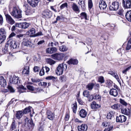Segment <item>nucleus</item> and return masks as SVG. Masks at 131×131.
Wrapping results in <instances>:
<instances>
[{"instance_id": "36", "label": "nucleus", "mask_w": 131, "mask_h": 131, "mask_svg": "<svg viewBox=\"0 0 131 131\" xmlns=\"http://www.w3.org/2000/svg\"><path fill=\"white\" fill-rule=\"evenodd\" d=\"M31 108L32 107L30 106L26 108L24 110L23 114H26L30 112L31 111Z\"/></svg>"}, {"instance_id": "58", "label": "nucleus", "mask_w": 131, "mask_h": 131, "mask_svg": "<svg viewBox=\"0 0 131 131\" xmlns=\"http://www.w3.org/2000/svg\"><path fill=\"white\" fill-rule=\"evenodd\" d=\"M6 37L4 36L0 37V44L2 43L5 40Z\"/></svg>"}, {"instance_id": "59", "label": "nucleus", "mask_w": 131, "mask_h": 131, "mask_svg": "<svg viewBox=\"0 0 131 131\" xmlns=\"http://www.w3.org/2000/svg\"><path fill=\"white\" fill-rule=\"evenodd\" d=\"M44 67H43L42 69L39 72L40 75L41 76L45 74L44 70L43 69Z\"/></svg>"}, {"instance_id": "40", "label": "nucleus", "mask_w": 131, "mask_h": 131, "mask_svg": "<svg viewBox=\"0 0 131 131\" xmlns=\"http://www.w3.org/2000/svg\"><path fill=\"white\" fill-rule=\"evenodd\" d=\"M6 32L5 29L3 28H1L0 29V35L2 36H4L6 37Z\"/></svg>"}, {"instance_id": "44", "label": "nucleus", "mask_w": 131, "mask_h": 131, "mask_svg": "<svg viewBox=\"0 0 131 131\" xmlns=\"http://www.w3.org/2000/svg\"><path fill=\"white\" fill-rule=\"evenodd\" d=\"M27 125L29 128L30 127L33 128L34 126V124L32 121L30 120L29 122L28 123Z\"/></svg>"}, {"instance_id": "50", "label": "nucleus", "mask_w": 131, "mask_h": 131, "mask_svg": "<svg viewBox=\"0 0 131 131\" xmlns=\"http://www.w3.org/2000/svg\"><path fill=\"white\" fill-rule=\"evenodd\" d=\"M88 4L89 8H91L93 6L92 0H88Z\"/></svg>"}, {"instance_id": "23", "label": "nucleus", "mask_w": 131, "mask_h": 131, "mask_svg": "<svg viewBox=\"0 0 131 131\" xmlns=\"http://www.w3.org/2000/svg\"><path fill=\"white\" fill-rule=\"evenodd\" d=\"M26 65L27 66L25 67L23 69L22 73L24 74H28L29 73V67L28 63H27Z\"/></svg>"}, {"instance_id": "63", "label": "nucleus", "mask_w": 131, "mask_h": 131, "mask_svg": "<svg viewBox=\"0 0 131 131\" xmlns=\"http://www.w3.org/2000/svg\"><path fill=\"white\" fill-rule=\"evenodd\" d=\"M39 67L35 66L34 67V71L35 72H38L39 71Z\"/></svg>"}, {"instance_id": "17", "label": "nucleus", "mask_w": 131, "mask_h": 131, "mask_svg": "<svg viewBox=\"0 0 131 131\" xmlns=\"http://www.w3.org/2000/svg\"><path fill=\"white\" fill-rule=\"evenodd\" d=\"M110 94L114 97H116L118 94V90L114 89H112L109 91Z\"/></svg>"}, {"instance_id": "39", "label": "nucleus", "mask_w": 131, "mask_h": 131, "mask_svg": "<svg viewBox=\"0 0 131 131\" xmlns=\"http://www.w3.org/2000/svg\"><path fill=\"white\" fill-rule=\"evenodd\" d=\"M131 48V38L128 41L126 47L127 50H129Z\"/></svg>"}, {"instance_id": "8", "label": "nucleus", "mask_w": 131, "mask_h": 131, "mask_svg": "<svg viewBox=\"0 0 131 131\" xmlns=\"http://www.w3.org/2000/svg\"><path fill=\"white\" fill-rule=\"evenodd\" d=\"M29 24L26 22L17 23L16 24V27L23 29H26L29 26Z\"/></svg>"}, {"instance_id": "3", "label": "nucleus", "mask_w": 131, "mask_h": 131, "mask_svg": "<svg viewBox=\"0 0 131 131\" xmlns=\"http://www.w3.org/2000/svg\"><path fill=\"white\" fill-rule=\"evenodd\" d=\"M6 47H8L9 48H10L11 49H13L17 48V44L15 41L10 39L7 41L6 44Z\"/></svg>"}, {"instance_id": "15", "label": "nucleus", "mask_w": 131, "mask_h": 131, "mask_svg": "<svg viewBox=\"0 0 131 131\" xmlns=\"http://www.w3.org/2000/svg\"><path fill=\"white\" fill-rule=\"evenodd\" d=\"M88 128V126L85 124H83L80 126H78V131H86Z\"/></svg>"}, {"instance_id": "7", "label": "nucleus", "mask_w": 131, "mask_h": 131, "mask_svg": "<svg viewBox=\"0 0 131 131\" xmlns=\"http://www.w3.org/2000/svg\"><path fill=\"white\" fill-rule=\"evenodd\" d=\"M9 82L10 83L14 84H18L20 83L19 80V77H16L15 75H14L13 77L10 76L9 79Z\"/></svg>"}, {"instance_id": "56", "label": "nucleus", "mask_w": 131, "mask_h": 131, "mask_svg": "<svg viewBox=\"0 0 131 131\" xmlns=\"http://www.w3.org/2000/svg\"><path fill=\"white\" fill-rule=\"evenodd\" d=\"M113 128L112 126H109L107 127L104 130V131H110Z\"/></svg>"}, {"instance_id": "16", "label": "nucleus", "mask_w": 131, "mask_h": 131, "mask_svg": "<svg viewBox=\"0 0 131 131\" xmlns=\"http://www.w3.org/2000/svg\"><path fill=\"white\" fill-rule=\"evenodd\" d=\"M57 49L55 47H51L47 48L46 52L47 53L52 54L57 51Z\"/></svg>"}, {"instance_id": "28", "label": "nucleus", "mask_w": 131, "mask_h": 131, "mask_svg": "<svg viewBox=\"0 0 131 131\" xmlns=\"http://www.w3.org/2000/svg\"><path fill=\"white\" fill-rule=\"evenodd\" d=\"M91 107L92 109H95L99 108L100 107V105L97 104L96 102L94 101L92 102Z\"/></svg>"}, {"instance_id": "12", "label": "nucleus", "mask_w": 131, "mask_h": 131, "mask_svg": "<svg viewBox=\"0 0 131 131\" xmlns=\"http://www.w3.org/2000/svg\"><path fill=\"white\" fill-rule=\"evenodd\" d=\"M40 0H27L28 4L33 7H35L38 5Z\"/></svg>"}, {"instance_id": "19", "label": "nucleus", "mask_w": 131, "mask_h": 131, "mask_svg": "<svg viewBox=\"0 0 131 131\" xmlns=\"http://www.w3.org/2000/svg\"><path fill=\"white\" fill-rule=\"evenodd\" d=\"M47 115L48 118L51 120H53L54 117V114L49 111H47Z\"/></svg>"}, {"instance_id": "20", "label": "nucleus", "mask_w": 131, "mask_h": 131, "mask_svg": "<svg viewBox=\"0 0 131 131\" xmlns=\"http://www.w3.org/2000/svg\"><path fill=\"white\" fill-rule=\"evenodd\" d=\"M6 83L5 80L4 79L3 77H0V85L2 87L4 88L6 86Z\"/></svg>"}, {"instance_id": "35", "label": "nucleus", "mask_w": 131, "mask_h": 131, "mask_svg": "<svg viewBox=\"0 0 131 131\" xmlns=\"http://www.w3.org/2000/svg\"><path fill=\"white\" fill-rule=\"evenodd\" d=\"M94 85L93 83H90L86 86V87L89 90H91L93 89Z\"/></svg>"}, {"instance_id": "27", "label": "nucleus", "mask_w": 131, "mask_h": 131, "mask_svg": "<svg viewBox=\"0 0 131 131\" xmlns=\"http://www.w3.org/2000/svg\"><path fill=\"white\" fill-rule=\"evenodd\" d=\"M127 20L129 21H131V10L128 11L125 15Z\"/></svg>"}, {"instance_id": "51", "label": "nucleus", "mask_w": 131, "mask_h": 131, "mask_svg": "<svg viewBox=\"0 0 131 131\" xmlns=\"http://www.w3.org/2000/svg\"><path fill=\"white\" fill-rule=\"evenodd\" d=\"M7 88L11 92L14 93L15 91L14 89L12 86L10 85H8L7 86Z\"/></svg>"}, {"instance_id": "37", "label": "nucleus", "mask_w": 131, "mask_h": 131, "mask_svg": "<svg viewBox=\"0 0 131 131\" xmlns=\"http://www.w3.org/2000/svg\"><path fill=\"white\" fill-rule=\"evenodd\" d=\"M81 17V19L84 18L85 20H88L87 18L86 14L85 12H82L80 14Z\"/></svg>"}, {"instance_id": "42", "label": "nucleus", "mask_w": 131, "mask_h": 131, "mask_svg": "<svg viewBox=\"0 0 131 131\" xmlns=\"http://www.w3.org/2000/svg\"><path fill=\"white\" fill-rule=\"evenodd\" d=\"M83 96L85 97H86L88 98L89 96H90V94L89 91L87 90H85L83 93Z\"/></svg>"}, {"instance_id": "46", "label": "nucleus", "mask_w": 131, "mask_h": 131, "mask_svg": "<svg viewBox=\"0 0 131 131\" xmlns=\"http://www.w3.org/2000/svg\"><path fill=\"white\" fill-rule=\"evenodd\" d=\"M31 81L34 83H37L40 81V80L38 78H32L31 79Z\"/></svg>"}, {"instance_id": "11", "label": "nucleus", "mask_w": 131, "mask_h": 131, "mask_svg": "<svg viewBox=\"0 0 131 131\" xmlns=\"http://www.w3.org/2000/svg\"><path fill=\"white\" fill-rule=\"evenodd\" d=\"M123 4L125 8H129L131 7V0H123Z\"/></svg>"}, {"instance_id": "14", "label": "nucleus", "mask_w": 131, "mask_h": 131, "mask_svg": "<svg viewBox=\"0 0 131 131\" xmlns=\"http://www.w3.org/2000/svg\"><path fill=\"white\" fill-rule=\"evenodd\" d=\"M126 119V117L124 115H120L116 118V121L117 122L123 123L125 121Z\"/></svg>"}, {"instance_id": "18", "label": "nucleus", "mask_w": 131, "mask_h": 131, "mask_svg": "<svg viewBox=\"0 0 131 131\" xmlns=\"http://www.w3.org/2000/svg\"><path fill=\"white\" fill-rule=\"evenodd\" d=\"M99 7L101 9H104L106 8L107 5L103 0H101L99 2Z\"/></svg>"}, {"instance_id": "9", "label": "nucleus", "mask_w": 131, "mask_h": 131, "mask_svg": "<svg viewBox=\"0 0 131 131\" xmlns=\"http://www.w3.org/2000/svg\"><path fill=\"white\" fill-rule=\"evenodd\" d=\"M22 43L24 46L29 47H32L34 45L30 40L26 38L24 39Z\"/></svg>"}, {"instance_id": "29", "label": "nucleus", "mask_w": 131, "mask_h": 131, "mask_svg": "<svg viewBox=\"0 0 131 131\" xmlns=\"http://www.w3.org/2000/svg\"><path fill=\"white\" fill-rule=\"evenodd\" d=\"M68 64H77L78 63V60L75 59H71L67 62Z\"/></svg>"}, {"instance_id": "31", "label": "nucleus", "mask_w": 131, "mask_h": 131, "mask_svg": "<svg viewBox=\"0 0 131 131\" xmlns=\"http://www.w3.org/2000/svg\"><path fill=\"white\" fill-rule=\"evenodd\" d=\"M23 112L22 111H18L17 112L16 114V118L19 119L23 116Z\"/></svg>"}, {"instance_id": "22", "label": "nucleus", "mask_w": 131, "mask_h": 131, "mask_svg": "<svg viewBox=\"0 0 131 131\" xmlns=\"http://www.w3.org/2000/svg\"><path fill=\"white\" fill-rule=\"evenodd\" d=\"M36 30L34 28H31L28 31L29 35L32 37H36Z\"/></svg>"}, {"instance_id": "4", "label": "nucleus", "mask_w": 131, "mask_h": 131, "mask_svg": "<svg viewBox=\"0 0 131 131\" xmlns=\"http://www.w3.org/2000/svg\"><path fill=\"white\" fill-rule=\"evenodd\" d=\"M64 56V53H56L52 54L51 57L53 59L56 60H60L62 59Z\"/></svg>"}, {"instance_id": "45", "label": "nucleus", "mask_w": 131, "mask_h": 131, "mask_svg": "<svg viewBox=\"0 0 131 131\" xmlns=\"http://www.w3.org/2000/svg\"><path fill=\"white\" fill-rule=\"evenodd\" d=\"M47 62L50 65L54 64L56 62L55 61L50 58L48 59Z\"/></svg>"}, {"instance_id": "60", "label": "nucleus", "mask_w": 131, "mask_h": 131, "mask_svg": "<svg viewBox=\"0 0 131 131\" xmlns=\"http://www.w3.org/2000/svg\"><path fill=\"white\" fill-rule=\"evenodd\" d=\"M120 102L123 105L125 106H126L127 105V103L125 102L124 100L122 99H120Z\"/></svg>"}, {"instance_id": "48", "label": "nucleus", "mask_w": 131, "mask_h": 131, "mask_svg": "<svg viewBox=\"0 0 131 131\" xmlns=\"http://www.w3.org/2000/svg\"><path fill=\"white\" fill-rule=\"evenodd\" d=\"M59 80L61 81L62 82L65 81L66 80V76L64 75H63L60 77Z\"/></svg>"}, {"instance_id": "52", "label": "nucleus", "mask_w": 131, "mask_h": 131, "mask_svg": "<svg viewBox=\"0 0 131 131\" xmlns=\"http://www.w3.org/2000/svg\"><path fill=\"white\" fill-rule=\"evenodd\" d=\"M121 112L122 113L126 115H128V111L125 108L122 109Z\"/></svg>"}, {"instance_id": "6", "label": "nucleus", "mask_w": 131, "mask_h": 131, "mask_svg": "<svg viewBox=\"0 0 131 131\" xmlns=\"http://www.w3.org/2000/svg\"><path fill=\"white\" fill-rule=\"evenodd\" d=\"M27 87L28 90L32 91H33V93H34L41 92L43 90L41 88H37L35 89L34 86L30 85H27Z\"/></svg>"}, {"instance_id": "62", "label": "nucleus", "mask_w": 131, "mask_h": 131, "mask_svg": "<svg viewBox=\"0 0 131 131\" xmlns=\"http://www.w3.org/2000/svg\"><path fill=\"white\" fill-rule=\"evenodd\" d=\"M110 123L107 122H103L102 124V125L105 127H106L107 126L109 127V126H110L109 125Z\"/></svg>"}, {"instance_id": "2", "label": "nucleus", "mask_w": 131, "mask_h": 131, "mask_svg": "<svg viewBox=\"0 0 131 131\" xmlns=\"http://www.w3.org/2000/svg\"><path fill=\"white\" fill-rule=\"evenodd\" d=\"M67 68V65L65 63L59 64L56 69V72L57 75H60L63 73L64 70H65Z\"/></svg>"}, {"instance_id": "41", "label": "nucleus", "mask_w": 131, "mask_h": 131, "mask_svg": "<svg viewBox=\"0 0 131 131\" xmlns=\"http://www.w3.org/2000/svg\"><path fill=\"white\" fill-rule=\"evenodd\" d=\"M106 85L107 87H110L112 86L113 82L110 80H107L106 82Z\"/></svg>"}, {"instance_id": "53", "label": "nucleus", "mask_w": 131, "mask_h": 131, "mask_svg": "<svg viewBox=\"0 0 131 131\" xmlns=\"http://www.w3.org/2000/svg\"><path fill=\"white\" fill-rule=\"evenodd\" d=\"M8 47H6L5 45V47L2 49L3 52L5 53H7L8 51Z\"/></svg>"}, {"instance_id": "32", "label": "nucleus", "mask_w": 131, "mask_h": 131, "mask_svg": "<svg viewBox=\"0 0 131 131\" xmlns=\"http://www.w3.org/2000/svg\"><path fill=\"white\" fill-rule=\"evenodd\" d=\"M72 108L73 113H75L77 108V105L76 102H75L72 105Z\"/></svg>"}, {"instance_id": "43", "label": "nucleus", "mask_w": 131, "mask_h": 131, "mask_svg": "<svg viewBox=\"0 0 131 131\" xmlns=\"http://www.w3.org/2000/svg\"><path fill=\"white\" fill-rule=\"evenodd\" d=\"M27 5H24L23 6V7H25V11L26 13V15H28L29 14L30 12V10L29 9L27 8Z\"/></svg>"}, {"instance_id": "25", "label": "nucleus", "mask_w": 131, "mask_h": 131, "mask_svg": "<svg viewBox=\"0 0 131 131\" xmlns=\"http://www.w3.org/2000/svg\"><path fill=\"white\" fill-rule=\"evenodd\" d=\"M108 74H111L116 79L117 81L119 82L120 80L119 79L118 77L117 73H115L113 71H110L108 73Z\"/></svg>"}, {"instance_id": "55", "label": "nucleus", "mask_w": 131, "mask_h": 131, "mask_svg": "<svg viewBox=\"0 0 131 131\" xmlns=\"http://www.w3.org/2000/svg\"><path fill=\"white\" fill-rule=\"evenodd\" d=\"M68 4L67 3H65L62 4L60 7V9H62L65 7H67Z\"/></svg>"}, {"instance_id": "57", "label": "nucleus", "mask_w": 131, "mask_h": 131, "mask_svg": "<svg viewBox=\"0 0 131 131\" xmlns=\"http://www.w3.org/2000/svg\"><path fill=\"white\" fill-rule=\"evenodd\" d=\"M94 99L100 101L101 100V97L99 95L96 94L94 96Z\"/></svg>"}, {"instance_id": "10", "label": "nucleus", "mask_w": 131, "mask_h": 131, "mask_svg": "<svg viewBox=\"0 0 131 131\" xmlns=\"http://www.w3.org/2000/svg\"><path fill=\"white\" fill-rule=\"evenodd\" d=\"M5 16L6 21L10 25H13L14 23V20L10 15L7 14L5 15Z\"/></svg>"}, {"instance_id": "13", "label": "nucleus", "mask_w": 131, "mask_h": 131, "mask_svg": "<svg viewBox=\"0 0 131 131\" xmlns=\"http://www.w3.org/2000/svg\"><path fill=\"white\" fill-rule=\"evenodd\" d=\"M43 16H45L46 18H50L52 16L51 12L48 9L45 10L42 14Z\"/></svg>"}, {"instance_id": "54", "label": "nucleus", "mask_w": 131, "mask_h": 131, "mask_svg": "<svg viewBox=\"0 0 131 131\" xmlns=\"http://www.w3.org/2000/svg\"><path fill=\"white\" fill-rule=\"evenodd\" d=\"M98 81L101 83H104V80L103 77L102 76L100 77L98 79Z\"/></svg>"}, {"instance_id": "26", "label": "nucleus", "mask_w": 131, "mask_h": 131, "mask_svg": "<svg viewBox=\"0 0 131 131\" xmlns=\"http://www.w3.org/2000/svg\"><path fill=\"white\" fill-rule=\"evenodd\" d=\"M73 10L76 13H78L80 12V10L78 6L74 3H73L72 6Z\"/></svg>"}, {"instance_id": "49", "label": "nucleus", "mask_w": 131, "mask_h": 131, "mask_svg": "<svg viewBox=\"0 0 131 131\" xmlns=\"http://www.w3.org/2000/svg\"><path fill=\"white\" fill-rule=\"evenodd\" d=\"M47 80H52L53 81H55L56 80V78L52 76H49L48 77L46 78Z\"/></svg>"}, {"instance_id": "21", "label": "nucleus", "mask_w": 131, "mask_h": 131, "mask_svg": "<svg viewBox=\"0 0 131 131\" xmlns=\"http://www.w3.org/2000/svg\"><path fill=\"white\" fill-rule=\"evenodd\" d=\"M87 112L84 109H81L79 112V115L82 118L85 117L87 115Z\"/></svg>"}, {"instance_id": "61", "label": "nucleus", "mask_w": 131, "mask_h": 131, "mask_svg": "<svg viewBox=\"0 0 131 131\" xmlns=\"http://www.w3.org/2000/svg\"><path fill=\"white\" fill-rule=\"evenodd\" d=\"M45 41L44 40H40L37 43V45H38L40 46V45H42L43 43H44Z\"/></svg>"}, {"instance_id": "24", "label": "nucleus", "mask_w": 131, "mask_h": 131, "mask_svg": "<svg viewBox=\"0 0 131 131\" xmlns=\"http://www.w3.org/2000/svg\"><path fill=\"white\" fill-rule=\"evenodd\" d=\"M114 112L113 111H110L107 114L106 118L108 119H114Z\"/></svg>"}, {"instance_id": "1", "label": "nucleus", "mask_w": 131, "mask_h": 131, "mask_svg": "<svg viewBox=\"0 0 131 131\" xmlns=\"http://www.w3.org/2000/svg\"><path fill=\"white\" fill-rule=\"evenodd\" d=\"M10 13L15 18H19L22 17L21 11L17 7H13V10Z\"/></svg>"}, {"instance_id": "33", "label": "nucleus", "mask_w": 131, "mask_h": 131, "mask_svg": "<svg viewBox=\"0 0 131 131\" xmlns=\"http://www.w3.org/2000/svg\"><path fill=\"white\" fill-rule=\"evenodd\" d=\"M80 5H81V8L84 11L85 9V2L84 1H80Z\"/></svg>"}, {"instance_id": "47", "label": "nucleus", "mask_w": 131, "mask_h": 131, "mask_svg": "<svg viewBox=\"0 0 131 131\" xmlns=\"http://www.w3.org/2000/svg\"><path fill=\"white\" fill-rule=\"evenodd\" d=\"M49 44L50 45V46L53 47L54 46H58L59 45L58 43L56 41H54V42H51L49 43Z\"/></svg>"}, {"instance_id": "38", "label": "nucleus", "mask_w": 131, "mask_h": 131, "mask_svg": "<svg viewBox=\"0 0 131 131\" xmlns=\"http://www.w3.org/2000/svg\"><path fill=\"white\" fill-rule=\"evenodd\" d=\"M112 108L115 109H119L121 108H120V105L118 104H115L111 106Z\"/></svg>"}, {"instance_id": "30", "label": "nucleus", "mask_w": 131, "mask_h": 131, "mask_svg": "<svg viewBox=\"0 0 131 131\" xmlns=\"http://www.w3.org/2000/svg\"><path fill=\"white\" fill-rule=\"evenodd\" d=\"M16 127L17 125L15 121L13 120L10 126V130L11 131L14 130L16 129Z\"/></svg>"}, {"instance_id": "34", "label": "nucleus", "mask_w": 131, "mask_h": 131, "mask_svg": "<svg viewBox=\"0 0 131 131\" xmlns=\"http://www.w3.org/2000/svg\"><path fill=\"white\" fill-rule=\"evenodd\" d=\"M59 49L60 51L64 52L67 51L68 49L64 45H62L59 47Z\"/></svg>"}, {"instance_id": "64", "label": "nucleus", "mask_w": 131, "mask_h": 131, "mask_svg": "<svg viewBox=\"0 0 131 131\" xmlns=\"http://www.w3.org/2000/svg\"><path fill=\"white\" fill-rule=\"evenodd\" d=\"M23 35L22 34H20L19 35H17L16 37L17 38H18L19 39H22L23 38Z\"/></svg>"}, {"instance_id": "5", "label": "nucleus", "mask_w": 131, "mask_h": 131, "mask_svg": "<svg viewBox=\"0 0 131 131\" xmlns=\"http://www.w3.org/2000/svg\"><path fill=\"white\" fill-rule=\"evenodd\" d=\"M119 6V3L115 1L112 3L111 5L110 6L109 8L110 10H116L118 9Z\"/></svg>"}]
</instances>
